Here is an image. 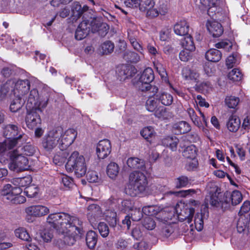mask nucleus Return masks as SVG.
Segmentation results:
<instances>
[{
    "label": "nucleus",
    "mask_w": 250,
    "mask_h": 250,
    "mask_svg": "<svg viewBox=\"0 0 250 250\" xmlns=\"http://www.w3.org/2000/svg\"><path fill=\"white\" fill-rule=\"evenodd\" d=\"M156 99L158 101L159 103H161L166 106L171 105L173 101L172 96L170 94L165 92L157 93L156 95Z\"/></svg>",
    "instance_id": "bb28decb"
},
{
    "label": "nucleus",
    "mask_w": 250,
    "mask_h": 250,
    "mask_svg": "<svg viewBox=\"0 0 250 250\" xmlns=\"http://www.w3.org/2000/svg\"><path fill=\"white\" fill-rule=\"evenodd\" d=\"M232 43L229 41H224L215 44V47L217 48H223L227 51H229L232 47Z\"/></svg>",
    "instance_id": "5fc2aeb1"
},
{
    "label": "nucleus",
    "mask_w": 250,
    "mask_h": 250,
    "mask_svg": "<svg viewBox=\"0 0 250 250\" xmlns=\"http://www.w3.org/2000/svg\"><path fill=\"white\" fill-rule=\"evenodd\" d=\"M61 183L65 187L69 188L73 186V179L66 175H63L61 177Z\"/></svg>",
    "instance_id": "6e6d98bb"
},
{
    "label": "nucleus",
    "mask_w": 250,
    "mask_h": 250,
    "mask_svg": "<svg viewBox=\"0 0 250 250\" xmlns=\"http://www.w3.org/2000/svg\"><path fill=\"white\" fill-rule=\"evenodd\" d=\"M98 229L101 236L105 237L109 234V229L108 226L104 222H100L98 225Z\"/></svg>",
    "instance_id": "864d4df0"
},
{
    "label": "nucleus",
    "mask_w": 250,
    "mask_h": 250,
    "mask_svg": "<svg viewBox=\"0 0 250 250\" xmlns=\"http://www.w3.org/2000/svg\"><path fill=\"white\" fill-rule=\"evenodd\" d=\"M140 134L144 139L150 142L149 139L154 137L156 133L152 126H148L143 128L140 131Z\"/></svg>",
    "instance_id": "e433bc0d"
},
{
    "label": "nucleus",
    "mask_w": 250,
    "mask_h": 250,
    "mask_svg": "<svg viewBox=\"0 0 250 250\" xmlns=\"http://www.w3.org/2000/svg\"><path fill=\"white\" fill-rule=\"evenodd\" d=\"M28 139L21 144L10 148L0 155V163L8 166L10 170L16 172L26 170L29 168V161L26 156H33L36 147L26 143Z\"/></svg>",
    "instance_id": "f03ea898"
},
{
    "label": "nucleus",
    "mask_w": 250,
    "mask_h": 250,
    "mask_svg": "<svg viewBox=\"0 0 250 250\" xmlns=\"http://www.w3.org/2000/svg\"><path fill=\"white\" fill-rule=\"evenodd\" d=\"M102 213L103 211L101 208L96 204H91L87 208V215L90 221H91L93 218L101 217Z\"/></svg>",
    "instance_id": "393cba45"
},
{
    "label": "nucleus",
    "mask_w": 250,
    "mask_h": 250,
    "mask_svg": "<svg viewBox=\"0 0 250 250\" xmlns=\"http://www.w3.org/2000/svg\"><path fill=\"white\" fill-rule=\"evenodd\" d=\"M222 195L221 193L215 192L210 197V204L212 206L218 207L221 206L222 208V203L223 198L221 199Z\"/></svg>",
    "instance_id": "58836bf2"
},
{
    "label": "nucleus",
    "mask_w": 250,
    "mask_h": 250,
    "mask_svg": "<svg viewBox=\"0 0 250 250\" xmlns=\"http://www.w3.org/2000/svg\"><path fill=\"white\" fill-rule=\"evenodd\" d=\"M154 115L156 117L162 120L168 119L169 117V112L166 107L160 106L154 111Z\"/></svg>",
    "instance_id": "a19ab883"
},
{
    "label": "nucleus",
    "mask_w": 250,
    "mask_h": 250,
    "mask_svg": "<svg viewBox=\"0 0 250 250\" xmlns=\"http://www.w3.org/2000/svg\"><path fill=\"white\" fill-rule=\"evenodd\" d=\"M66 156L65 152H63V150H61V152L55 154L54 156L53 163L55 165H61L64 162Z\"/></svg>",
    "instance_id": "8fccbe9b"
},
{
    "label": "nucleus",
    "mask_w": 250,
    "mask_h": 250,
    "mask_svg": "<svg viewBox=\"0 0 250 250\" xmlns=\"http://www.w3.org/2000/svg\"><path fill=\"white\" fill-rule=\"evenodd\" d=\"M99 53L102 55L109 53V42L107 41L102 43L99 49Z\"/></svg>",
    "instance_id": "680f3d73"
},
{
    "label": "nucleus",
    "mask_w": 250,
    "mask_h": 250,
    "mask_svg": "<svg viewBox=\"0 0 250 250\" xmlns=\"http://www.w3.org/2000/svg\"><path fill=\"white\" fill-rule=\"evenodd\" d=\"M12 83L11 79L2 84L0 87V101L5 99L8 95H12Z\"/></svg>",
    "instance_id": "cd10ccee"
},
{
    "label": "nucleus",
    "mask_w": 250,
    "mask_h": 250,
    "mask_svg": "<svg viewBox=\"0 0 250 250\" xmlns=\"http://www.w3.org/2000/svg\"><path fill=\"white\" fill-rule=\"evenodd\" d=\"M47 222L60 233L64 235V243L72 245L75 242V236L83 234V222L77 217L64 213H55L49 214Z\"/></svg>",
    "instance_id": "f257e3e1"
},
{
    "label": "nucleus",
    "mask_w": 250,
    "mask_h": 250,
    "mask_svg": "<svg viewBox=\"0 0 250 250\" xmlns=\"http://www.w3.org/2000/svg\"><path fill=\"white\" fill-rule=\"evenodd\" d=\"M86 241L89 248L93 249L95 247L97 243V235L94 231L90 230L87 233Z\"/></svg>",
    "instance_id": "f704fd0d"
},
{
    "label": "nucleus",
    "mask_w": 250,
    "mask_h": 250,
    "mask_svg": "<svg viewBox=\"0 0 250 250\" xmlns=\"http://www.w3.org/2000/svg\"><path fill=\"white\" fill-rule=\"evenodd\" d=\"M239 98L235 96H227L225 99L226 105L231 108H234L239 103Z\"/></svg>",
    "instance_id": "c03bdc74"
},
{
    "label": "nucleus",
    "mask_w": 250,
    "mask_h": 250,
    "mask_svg": "<svg viewBox=\"0 0 250 250\" xmlns=\"http://www.w3.org/2000/svg\"><path fill=\"white\" fill-rule=\"evenodd\" d=\"M156 69L162 77L166 75V71L163 65L159 62L154 63Z\"/></svg>",
    "instance_id": "338daca9"
},
{
    "label": "nucleus",
    "mask_w": 250,
    "mask_h": 250,
    "mask_svg": "<svg viewBox=\"0 0 250 250\" xmlns=\"http://www.w3.org/2000/svg\"><path fill=\"white\" fill-rule=\"evenodd\" d=\"M24 104L21 98H16L13 100L10 105V109L13 112H15L21 109Z\"/></svg>",
    "instance_id": "79ce46f5"
},
{
    "label": "nucleus",
    "mask_w": 250,
    "mask_h": 250,
    "mask_svg": "<svg viewBox=\"0 0 250 250\" xmlns=\"http://www.w3.org/2000/svg\"><path fill=\"white\" fill-rule=\"evenodd\" d=\"M32 182V178L30 176L16 178L13 180V184L16 187H24L29 186Z\"/></svg>",
    "instance_id": "c756f323"
},
{
    "label": "nucleus",
    "mask_w": 250,
    "mask_h": 250,
    "mask_svg": "<svg viewBox=\"0 0 250 250\" xmlns=\"http://www.w3.org/2000/svg\"><path fill=\"white\" fill-rule=\"evenodd\" d=\"M205 57L209 62H218L221 59L222 53L217 49L212 48L206 52Z\"/></svg>",
    "instance_id": "c85d7f7f"
},
{
    "label": "nucleus",
    "mask_w": 250,
    "mask_h": 250,
    "mask_svg": "<svg viewBox=\"0 0 250 250\" xmlns=\"http://www.w3.org/2000/svg\"><path fill=\"white\" fill-rule=\"evenodd\" d=\"M90 26L93 33L98 32L102 37L104 36L107 33V25L102 22L100 19H93L91 22Z\"/></svg>",
    "instance_id": "f3484780"
},
{
    "label": "nucleus",
    "mask_w": 250,
    "mask_h": 250,
    "mask_svg": "<svg viewBox=\"0 0 250 250\" xmlns=\"http://www.w3.org/2000/svg\"><path fill=\"white\" fill-rule=\"evenodd\" d=\"M16 237L25 241H28L30 239V236L26 229L24 228H19L15 230Z\"/></svg>",
    "instance_id": "4c0bfd02"
},
{
    "label": "nucleus",
    "mask_w": 250,
    "mask_h": 250,
    "mask_svg": "<svg viewBox=\"0 0 250 250\" xmlns=\"http://www.w3.org/2000/svg\"><path fill=\"white\" fill-rule=\"evenodd\" d=\"M199 74L195 70H192L188 67H185L182 70V76L186 81L196 82L199 78Z\"/></svg>",
    "instance_id": "a878e982"
},
{
    "label": "nucleus",
    "mask_w": 250,
    "mask_h": 250,
    "mask_svg": "<svg viewBox=\"0 0 250 250\" xmlns=\"http://www.w3.org/2000/svg\"><path fill=\"white\" fill-rule=\"evenodd\" d=\"M184 36V39L181 42L183 47L188 50L194 51L195 47L191 36L188 34Z\"/></svg>",
    "instance_id": "473e14b6"
},
{
    "label": "nucleus",
    "mask_w": 250,
    "mask_h": 250,
    "mask_svg": "<svg viewBox=\"0 0 250 250\" xmlns=\"http://www.w3.org/2000/svg\"><path fill=\"white\" fill-rule=\"evenodd\" d=\"M32 187H27L22 193V189L19 187H13L10 184L5 185L1 190V195L5 197V199L9 200L12 204H22L26 201L24 195H26L30 198L34 197L37 194V191L33 193H29Z\"/></svg>",
    "instance_id": "20e7f679"
},
{
    "label": "nucleus",
    "mask_w": 250,
    "mask_h": 250,
    "mask_svg": "<svg viewBox=\"0 0 250 250\" xmlns=\"http://www.w3.org/2000/svg\"><path fill=\"white\" fill-rule=\"evenodd\" d=\"M174 33L179 36H184L187 35L189 31V25L185 20L177 21L174 25Z\"/></svg>",
    "instance_id": "412c9836"
},
{
    "label": "nucleus",
    "mask_w": 250,
    "mask_h": 250,
    "mask_svg": "<svg viewBox=\"0 0 250 250\" xmlns=\"http://www.w3.org/2000/svg\"><path fill=\"white\" fill-rule=\"evenodd\" d=\"M68 171H74L77 177L84 176L87 170L85 159L78 151H74L69 157L65 165Z\"/></svg>",
    "instance_id": "423d86ee"
},
{
    "label": "nucleus",
    "mask_w": 250,
    "mask_h": 250,
    "mask_svg": "<svg viewBox=\"0 0 250 250\" xmlns=\"http://www.w3.org/2000/svg\"><path fill=\"white\" fill-rule=\"evenodd\" d=\"M228 77L230 80L239 81L241 80L243 75L238 69L234 68L229 73Z\"/></svg>",
    "instance_id": "a18cd8bd"
},
{
    "label": "nucleus",
    "mask_w": 250,
    "mask_h": 250,
    "mask_svg": "<svg viewBox=\"0 0 250 250\" xmlns=\"http://www.w3.org/2000/svg\"><path fill=\"white\" fill-rule=\"evenodd\" d=\"M3 134L6 139L0 143V155L27 139V136L20 127L15 125L8 124L5 125L3 129Z\"/></svg>",
    "instance_id": "7ed1b4c3"
},
{
    "label": "nucleus",
    "mask_w": 250,
    "mask_h": 250,
    "mask_svg": "<svg viewBox=\"0 0 250 250\" xmlns=\"http://www.w3.org/2000/svg\"><path fill=\"white\" fill-rule=\"evenodd\" d=\"M109 141L104 139L100 141L97 146V154L100 159L105 158L109 154Z\"/></svg>",
    "instance_id": "aec40b11"
},
{
    "label": "nucleus",
    "mask_w": 250,
    "mask_h": 250,
    "mask_svg": "<svg viewBox=\"0 0 250 250\" xmlns=\"http://www.w3.org/2000/svg\"><path fill=\"white\" fill-rule=\"evenodd\" d=\"M241 121L238 117L235 115L230 116L226 122V126L229 132H236L240 128Z\"/></svg>",
    "instance_id": "4be33fe9"
},
{
    "label": "nucleus",
    "mask_w": 250,
    "mask_h": 250,
    "mask_svg": "<svg viewBox=\"0 0 250 250\" xmlns=\"http://www.w3.org/2000/svg\"><path fill=\"white\" fill-rule=\"evenodd\" d=\"M26 219L29 222H33V218L44 216L49 213V208L42 205H32L25 209Z\"/></svg>",
    "instance_id": "9d476101"
},
{
    "label": "nucleus",
    "mask_w": 250,
    "mask_h": 250,
    "mask_svg": "<svg viewBox=\"0 0 250 250\" xmlns=\"http://www.w3.org/2000/svg\"><path fill=\"white\" fill-rule=\"evenodd\" d=\"M169 208H164L162 207L156 205L147 206L143 208L142 212L147 216L158 215L161 218H157L161 221H166L169 219L171 216L167 214Z\"/></svg>",
    "instance_id": "f8f14e48"
},
{
    "label": "nucleus",
    "mask_w": 250,
    "mask_h": 250,
    "mask_svg": "<svg viewBox=\"0 0 250 250\" xmlns=\"http://www.w3.org/2000/svg\"><path fill=\"white\" fill-rule=\"evenodd\" d=\"M154 79V76L153 70L151 68L148 67L144 70L137 82H135L133 80L132 83L134 85L140 90L142 87L149 86L150 83L152 82Z\"/></svg>",
    "instance_id": "2eb2a0df"
},
{
    "label": "nucleus",
    "mask_w": 250,
    "mask_h": 250,
    "mask_svg": "<svg viewBox=\"0 0 250 250\" xmlns=\"http://www.w3.org/2000/svg\"><path fill=\"white\" fill-rule=\"evenodd\" d=\"M136 68L130 65L120 64L117 66L116 72L118 79L121 81H124L134 77L137 73Z\"/></svg>",
    "instance_id": "4468645a"
},
{
    "label": "nucleus",
    "mask_w": 250,
    "mask_h": 250,
    "mask_svg": "<svg viewBox=\"0 0 250 250\" xmlns=\"http://www.w3.org/2000/svg\"><path fill=\"white\" fill-rule=\"evenodd\" d=\"M41 237L44 242H50L53 238L52 230H44L41 233Z\"/></svg>",
    "instance_id": "13d9d810"
},
{
    "label": "nucleus",
    "mask_w": 250,
    "mask_h": 250,
    "mask_svg": "<svg viewBox=\"0 0 250 250\" xmlns=\"http://www.w3.org/2000/svg\"><path fill=\"white\" fill-rule=\"evenodd\" d=\"M176 187L181 188L186 187L189 184L188 178L185 176H181L175 180Z\"/></svg>",
    "instance_id": "de8ad7c7"
},
{
    "label": "nucleus",
    "mask_w": 250,
    "mask_h": 250,
    "mask_svg": "<svg viewBox=\"0 0 250 250\" xmlns=\"http://www.w3.org/2000/svg\"><path fill=\"white\" fill-rule=\"evenodd\" d=\"M148 52L151 55L156 57L159 54V52L156 46L152 43H148L146 45Z\"/></svg>",
    "instance_id": "052dcab7"
},
{
    "label": "nucleus",
    "mask_w": 250,
    "mask_h": 250,
    "mask_svg": "<svg viewBox=\"0 0 250 250\" xmlns=\"http://www.w3.org/2000/svg\"><path fill=\"white\" fill-rule=\"evenodd\" d=\"M250 210V202L246 201L244 202L242 206L241 207L239 214L240 215L244 213L248 212Z\"/></svg>",
    "instance_id": "774afa93"
},
{
    "label": "nucleus",
    "mask_w": 250,
    "mask_h": 250,
    "mask_svg": "<svg viewBox=\"0 0 250 250\" xmlns=\"http://www.w3.org/2000/svg\"><path fill=\"white\" fill-rule=\"evenodd\" d=\"M147 185L146 175L142 172L135 171L129 176V185L126 189V192L131 196H136L144 191Z\"/></svg>",
    "instance_id": "39448f33"
},
{
    "label": "nucleus",
    "mask_w": 250,
    "mask_h": 250,
    "mask_svg": "<svg viewBox=\"0 0 250 250\" xmlns=\"http://www.w3.org/2000/svg\"><path fill=\"white\" fill-rule=\"evenodd\" d=\"M206 25L208 32L213 37H218L223 33L222 25L216 21H208Z\"/></svg>",
    "instance_id": "a211bd4d"
},
{
    "label": "nucleus",
    "mask_w": 250,
    "mask_h": 250,
    "mask_svg": "<svg viewBox=\"0 0 250 250\" xmlns=\"http://www.w3.org/2000/svg\"><path fill=\"white\" fill-rule=\"evenodd\" d=\"M159 104L158 101L156 99L155 95V97H149L147 99L146 104V108L150 112L154 111L156 109Z\"/></svg>",
    "instance_id": "ea45409f"
},
{
    "label": "nucleus",
    "mask_w": 250,
    "mask_h": 250,
    "mask_svg": "<svg viewBox=\"0 0 250 250\" xmlns=\"http://www.w3.org/2000/svg\"><path fill=\"white\" fill-rule=\"evenodd\" d=\"M127 166L132 168H142L145 163L144 161L136 157H131L127 159Z\"/></svg>",
    "instance_id": "7c9ffc66"
},
{
    "label": "nucleus",
    "mask_w": 250,
    "mask_h": 250,
    "mask_svg": "<svg viewBox=\"0 0 250 250\" xmlns=\"http://www.w3.org/2000/svg\"><path fill=\"white\" fill-rule=\"evenodd\" d=\"M237 55L232 54L229 56L226 60V65L229 68H232L237 63L238 59Z\"/></svg>",
    "instance_id": "4d7b16f0"
},
{
    "label": "nucleus",
    "mask_w": 250,
    "mask_h": 250,
    "mask_svg": "<svg viewBox=\"0 0 250 250\" xmlns=\"http://www.w3.org/2000/svg\"><path fill=\"white\" fill-rule=\"evenodd\" d=\"M176 209L178 214V219L180 221H186L188 224L191 223L192 218L195 212V209L194 208H184L179 212H178L177 208Z\"/></svg>",
    "instance_id": "6ab92c4d"
},
{
    "label": "nucleus",
    "mask_w": 250,
    "mask_h": 250,
    "mask_svg": "<svg viewBox=\"0 0 250 250\" xmlns=\"http://www.w3.org/2000/svg\"><path fill=\"white\" fill-rule=\"evenodd\" d=\"M77 136V131L73 128H68L63 130L62 127V132L60 136L59 148L61 150L66 149L75 141Z\"/></svg>",
    "instance_id": "9b49d317"
},
{
    "label": "nucleus",
    "mask_w": 250,
    "mask_h": 250,
    "mask_svg": "<svg viewBox=\"0 0 250 250\" xmlns=\"http://www.w3.org/2000/svg\"><path fill=\"white\" fill-rule=\"evenodd\" d=\"M28 111L25 118V122L28 128L32 129L41 123V119L37 111L38 109H27Z\"/></svg>",
    "instance_id": "dca6fc26"
},
{
    "label": "nucleus",
    "mask_w": 250,
    "mask_h": 250,
    "mask_svg": "<svg viewBox=\"0 0 250 250\" xmlns=\"http://www.w3.org/2000/svg\"><path fill=\"white\" fill-rule=\"evenodd\" d=\"M71 11L73 20H77L83 14L82 6L78 2H73L71 8Z\"/></svg>",
    "instance_id": "c9c22d12"
},
{
    "label": "nucleus",
    "mask_w": 250,
    "mask_h": 250,
    "mask_svg": "<svg viewBox=\"0 0 250 250\" xmlns=\"http://www.w3.org/2000/svg\"><path fill=\"white\" fill-rule=\"evenodd\" d=\"M182 153L184 157L193 159L195 158L197 155V148L194 145H190L187 146Z\"/></svg>",
    "instance_id": "72a5a7b5"
},
{
    "label": "nucleus",
    "mask_w": 250,
    "mask_h": 250,
    "mask_svg": "<svg viewBox=\"0 0 250 250\" xmlns=\"http://www.w3.org/2000/svg\"><path fill=\"white\" fill-rule=\"evenodd\" d=\"M24 104L26 101L27 109H38L42 112L47 104L48 99L39 96L38 91L36 88L31 89L27 92L25 96L21 98Z\"/></svg>",
    "instance_id": "0eeeda50"
},
{
    "label": "nucleus",
    "mask_w": 250,
    "mask_h": 250,
    "mask_svg": "<svg viewBox=\"0 0 250 250\" xmlns=\"http://www.w3.org/2000/svg\"><path fill=\"white\" fill-rule=\"evenodd\" d=\"M155 2L153 0H140L139 7L140 11L146 12L149 7H154Z\"/></svg>",
    "instance_id": "37998d69"
},
{
    "label": "nucleus",
    "mask_w": 250,
    "mask_h": 250,
    "mask_svg": "<svg viewBox=\"0 0 250 250\" xmlns=\"http://www.w3.org/2000/svg\"><path fill=\"white\" fill-rule=\"evenodd\" d=\"M124 59L130 62L137 63L141 60L140 56L136 53L127 50L123 55Z\"/></svg>",
    "instance_id": "2f4dec72"
},
{
    "label": "nucleus",
    "mask_w": 250,
    "mask_h": 250,
    "mask_svg": "<svg viewBox=\"0 0 250 250\" xmlns=\"http://www.w3.org/2000/svg\"><path fill=\"white\" fill-rule=\"evenodd\" d=\"M137 31H133L131 30L128 31V38L132 47L141 54L144 55V48L137 41Z\"/></svg>",
    "instance_id": "5701e85b"
},
{
    "label": "nucleus",
    "mask_w": 250,
    "mask_h": 250,
    "mask_svg": "<svg viewBox=\"0 0 250 250\" xmlns=\"http://www.w3.org/2000/svg\"><path fill=\"white\" fill-rule=\"evenodd\" d=\"M62 127L58 126L48 131L42 138V145L47 151L52 150L58 145L59 147L60 136Z\"/></svg>",
    "instance_id": "6e6552de"
},
{
    "label": "nucleus",
    "mask_w": 250,
    "mask_h": 250,
    "mask_svg": "<svg viewBox=\"0 0 250 250\" xmlns=\"http://www.w3.org/2000/svg\"><path fill=\"white\" fill-rule=\"evenodd\" d=\"M242 195L238 190H234L231 193L229 192L225 193L223 196L222 203V208L228 209L230 208V205L236 206L242 200Z\"/></svg>",
    "instance_id": "ddd939ff"
},
{
    "label": "nucleus",
    "mask_w": 250,
    "mask_h": 250,
    "mask_svg": "<svg viewBox=\"0 0 250 250\" xmlns=\"http://www.w3.org/2000/svg\"><path fill=\"white\" fill-rule=\"evenodd\" d=\"M179 143V139L174 136H167L161 141V144L163 146L169 148L173 151L177 150V145Z\"/></svg>",
    "instance_id": "b1692460"
},
{
    "label": "nucleus",
    "mask_w": 250,
    "mask_h": 250,
    "mask_svg": "<svg viewBox=\"0 0 250 250\" xmlns=\"http://www.w3.org/2000/svg\"><path fill=\"white\" fill-rule=\"evenodd\" d=\"M87 35L86 32L78 27L75 32V38L78 40H81L85 38Z\"/></svg>",
    "instance_id": "69168bd1"
},
{
    "label": "nucleus",
    "mask_w": 250,
    "mask_h": 250,
    "mask_svg": "<svg viewBox=\"0 0 250 250\" xmlns=\"http://www.w3.org/2000/svg\"><path fill=\"white\" fill-rule=\"evenodd\" d=\"M194 223L195 227L198 231H201L203 228L204 222L203 220V215L201 213L196 214L194 219Z\"/></svg>",
    "instance_id": "09e8293b"
},
{
    "label": "nucleus",
    "mask_w": 250,
    "mask_h": 250,
    "mask_svg": "<svg viewBox=\"0 0 250 250\" xmlns=\"http://www.w3.org/2000/svg\"><path fill=\"white\" fill-rule=\"evenodd\" d=\"M12 87V92L16 98H22L29 92L30 88V82L28 79H11Z\"/></svg>",
    "instance_id": "1a4fd4ad"
},
{
    "label": "nucleus",
    "mask_w": 250,
    "mask_h": 250,
    "mask_svg": "<svg viewBox=\"0 0 250 250\" xmlns=\"http://www.w3.org/2000/svg\"><path fill=\"white\" fill-rule=\"evenodd\" d=\"M146 16L150 18H153L156 17L159 14L158 10L156 8H154V7H149V8L147 9L146 10Z\"/></svg>",
    "instance_id": "e2e57ef3"
},
{
    "label": "nucleus",
    "mask_w": 250,
    "mask_h": 250,
    "mask_svg": "<svg viewBox=\"0 0 250 250\" xmlns=\"http://www.w3.org/2000/svg\"><path fill=\"white\" fill-rule=\"evenodd\" d=\"M143 225L146 229L152 230L154 229L156 224L154 221L151 217L147 216L144 218Z\"/></svg>",
    "instance_id": "603ef678"
},
{
    "label": "nucleus",
    "mask_w": 250,
    "mask_h": 250,
    "mask_svg": "<svg viewBox=\"0 0 250 250\" xmlns=\"http://www.w3.org/2000/svg\"><path fill=\"white\" fill-rule=\"evenodd\" d=\"M201 4L206 7L216 6L218 3V0H200Z\"/></svg>",
    "instance_id": "0e129e2a"
},
{
    "label": "nucleus",
    "mask_w": 250,
    "mask_h": 250,
    "mask_svg": "<svg viewBox=\"0 0 250 250\" xmlns=\"http://www.w3.org/2000/svg\"><path fill=\"white\" fill-rule=\"evenodd\" d=\"M193 51L184 49L179 53V58L183 62H188L192 58V52Z\"/></svg>",
    "instance_id": "3c124183"
},
{
    "label": "nucleus",
    "mask_w": 250,
    "mask_h": 250,
    "mask_svg": "<svg viewBox=\"0 0 250 250\" xmlns=\"http://www.w3.org/2000/svg\"><path fill=\"white\" fill-rule=\"evenodd\" d=\"M119 168L118 165L114 162H110V179L115 178L118 174Z\"/></svg>",
    "instance_id": "bf43d9fd"
},
{
    "label": "nucleus",
    "mask_w": 250,
    "mask_h": 250,
    "mask_svg": "<svg viewBox=\"0 0 250 250\" xmlns=\"http://www.w3.org/2000/svg\"><path fill=\"white\" fill-rule=\"evenodd\" d=\"M176 125V128L181 134L187 133L191 129L190 125L185 121L180 122Z\"/></svg>",
    "instance_id": "49530a36"
}]
</instances>
